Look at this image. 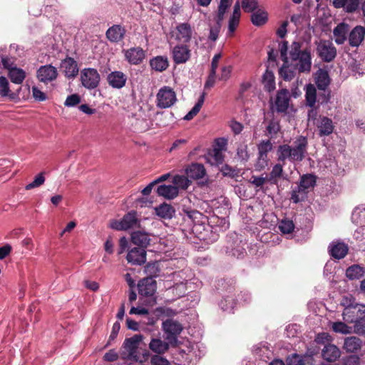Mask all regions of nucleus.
<instances>
[{"mask_svg": "<svg viewBox=\"0 0 365 365\" xmlns=\"http://www.w3.org/2000/svg\"><path fill=\"white\" fill-rule=\"evenodd\" d=\"M307 138L300 136L292 146L287 144L279 145L277 149L278 160L284 161L288 159L292 162L302 161L307 153Z\"/></svg>", "mask_w": 365, "mask_h": 365, "instance_id": "obj_1", "label": "nucleus"}, {"mask_svg": "<svg viewBox=\"0 0 365 365\" xmlns=\"http://www.w3.org/2000/svg\"><path fill=\"white\" fill-rule=\"evenodd\" d=\"M289 57L299 73H309L312 68V55L309 48L302 49V43L294 41L291 45Z\"/></svg>", "mask_w": 365, "mask_h": 365, "instance_id": "obj_2", "label": "nucleus"}, {"mask_svg": "<svg viewBox=\"0 0 365 365\" xmlns=\"http://www.w3.org/2000/svg\"><path fill=\"white\" fill-rule=\"evenodd\" d=\"M316 184V177L312 174H305L300 177L299 185L291 192V200L297 204L304 200L309 190Z\"/></svg>", "mask_w": 365, "mask_h": 365, "instance_id": "obj_3", "label": "nucleus"}, {"mask_svg": "<svg viewBox=\"0 0 365 365\" xmlns=\"http://www.w3.org/2000/svg\"><path fill=\"white\" fill-rule=\"evenodd\" d=\"M250 249L248 240L236 236V240L227 241L225 247V252L228 256L234 257L237 259H242L247 256V250Z\"/></svg>", "mask_w": 365, "mask_h": 365, "instance_id": "obj_4", "label": "nucleus"}, {"mask_svg": "<svg viewBox=\"0 0 365 365\" xmlns=\"http://www.w3.org/2000/svg\"><path fill=\"white\" fill-rule=\"evenodd\" d=\"M314 82L317 88L323 91V93L319 95V101H321L322 104L328 103L331 97V91L328 89L330 84L328 72L323 69H319L315 73Z\"/></svg>", "mask_w": 365, "mask_h": 365, "instance_id": "obj_5", "label": "nucleus"}, {"mask_svg": "<svg viewBox=\"0 0 365 365\" xmlns=\"http://www.w3.org/2000/svg\"><path fill=\"white\" fill-rule=\"evenodd\" d=\"M138 287L139 294L148 298L149 305L153 306L156 303V298L154 295L157 289V282L152 277H145L140 280Z\"/></svg>", "mask_w": 365, "mask_h": 365, "instance_id": "obj_6", "label": "nucleus"}, {"mask_svg": "<svg viewBox=\"0 0 365 365\" xmlns=\"http://www.w3.org/2000/svg\"><path fill=\"white\" fill-rule=\"evenodd\" d=\"M176 101L175 92L169 86L162 87L156 95V106L160 108H170Z\"/></svg>", "mask_w": 365, "mask_h": 365, "instance_id": "obj_7", "label": "nucleus"}, {"mask_svg": "<svg viewBox=\"0 0 365 365\" xmlns=\"http://www.w3.org/2000/svg\"><path fill=\"white\" fill-rule=\"evenodd\" d=\"M110 227L116 230H127L131 228L139 227L140 220L137 217L135 211H130L125 214L120 220H114Z\"/></svg>", "mask_w": 365, "mask_h": 365, "instance_id": "obj_8", "label": "nucleus"}, {"mask_svg": "<svg viewBox=\"0 0 365 365\" xmlns=\"http://www.w3.org/2000/svg\"><path fill=\"white\" fill-rule=\"evenodd\" d=\"M101 76L98 71L93 68H85L81 71V81L83 87L92 90L100 83Z\"/></svg>", "mask_w": 365, "mask_h": 365, "instance_id": "obj_9", "label": "nucleus"}, {"mask_svg": "<svg viewBox=\"0 0 365 365\" xmlns=\"http://www.w3.org/2000/svg\"><path fill=\"white\" fill-rule=\"evenodd\" d=\"M163 328L167 334V340H168L172 346H177V336L182 331V326L181 324L177 321L169 319L163 322Z\"/></svg>", "mask_w": 365, "mask_h": 365, "instance_id": "obj_10", "label": "nucleus"}, {"mask_svg": "<svg viewBox=\"0 0 365 365\" xmlns=\"http://www.w3.org/2000/svg\"><path fill=\"white\" fill-rule=\"evenodd\" d=\"M317 51L319 56L325 62H331L336 56V48L331 41L327 40L319 42Z\"/></svg>", "mask_w": 365, "mask_h": 365, "instance_id": "obj_11", "label": "nucleus"}, {"mask_svg": "<svg viewBox=\"0 0 365 365\" xmlns=\"http://www.w3.org/2000/svg\"><path fill=\"white\" fill-rule=\"evenodd\" d=\"M272 149V144L267 140L258 145V157L255 164V170H261L268 165L267 153Z\"/></svg>", "mask_w": 365, "mask_h": 365, "instance_id": "obj_12", "label": "nucleus"}, {"mask_svg": "<svg viewBox=\"0 0 365 365\" xmlns=\"http://www.w3.org/2000/svg\"><path fill=\"white\" fill-rule=\"evenodd\" d=\"M314 123L317 127L318 135L320 137L331 135L334 128L332 120L327 116L319 115Z\"/></svg>", "mask_w": 365, "mask_h": 365, "instance_id": "obj_13", "label": "nucleus"}, {"mask_svg": "<svg viewBox=\"0 0 365 365\" xmlns=\"http://www.w3.org/2000/svg\"><path fill=\"white\" fill-rule=\"evenodd\" d=\"M57 76V69L51 65L41 66L36 72L38 80L46 84L56 80Z\"/></svg>", "mask_w": 365, "mask_h": 365, "instance_id": "obj_14", "label": "nucleus"}, {"mask_svg": "<svg viewBox=\"0 0 365 365\" xmlns=\"http://www.w3.org/2000/svg\"><path fill=\"white\" fill-rule=\"evenodd\" d=\"M289 104V92L287 89L279 90L276 96L274 109L277 113H286Z\"/></svg>", "mask_w": 365, "mask_h": 365, "instance_id": "obj_15", "label": "nucleus"}, {"mask_svg": "<svg viewBox=\"0 0 365 365\" xmlns=\"http://www.w3.org/2000/svg\"><path fill=\"white\" fill-rule=\"evenodd\" d=\"M341 315L345 322L352 324L361 316H365V305L358 304L357 306L352 307V309L343 310Z\"/></svg>", "mask_w": 365, "mask_h": 365, "instance_id": "obj_16", "label": "nucleus"}, {"mask_svg": "<svg viewBox=\"0 0 365 365\" xmlns=\"http://www.w3.org/2000/svg\"><path fill=\"white\" fill-rule=\"evenodd\" d=\"M126 259L133 265H142L146 262V251L143 248L133 247L128 251Z\"/></svg>", "mask_w": 365, "mask_h": 365, "instance_id": "obj_17", "label": "nucleus"}, {"mask_svg": "<svg viewBox=\"0 0 365 365\" xmlns=\"http://www.w3.org/2000/svg\"><path fill=\"white\" fill-rule=\"evenodd\" d=\"M268 21L267 12L261 8H259L256 0H252V25L262 26Z\"/></svg>", "mask_w": 365, "mask_h": 365, "instance_id": "obj_18", "label": "nucleus"}, {"mask_svg": "<svg viewBox=\"0 0 365 365\" xmlns=\"http://www.w3.org/2000/svg\"><path fill=\"white\" fill-rule=\"evenodd\" d=\"M125 57L130 64L138 65L145 58V51L140 46L133 47L125 51Z\"/></svg>", "mask_w": 365, "mask_h": 365, "instance_id": "obj_19", "label": "nucleus"}, {"mask_svg": "<svg viewBox=\"0 0 365 365\" xmlns=\"http://www.w3.org/2000/svg\"><path fill=\"white\" fill-rule=\"evenodd\" d=\"M191 51L185 45H177L173 49V58L176 64L185 63L190 58Z\"/></svg>", "mask_w": 365, "mask_h": 365, "instance_id": "obj_20", "label": "nucleus"}, {"mask_svg": "<svg viewBox=\"0 0 365 365\" xmlns=\"http://www.w3.org/2000/svg\"><path fill=\"white\" fill-rule=\"evenodd\" d=\"M61 67L68 78H73L78 74L77 62L71 57H66L61 61Z\"/></svg>", "mask_w": 365, "mask_h": 365, "instance_id": "obj_21", "label": "nucleus"}, {"mask_svg": "<svg viewBox=\"0 0 365 365\" xmlns=\"http://www.w3.org/2000/svg\"><path fill=\"white\" fill-rule=\"evenodd\" d=\"M349 26L346 23H340L333 29V38L337 45H341L348 38Z\"/></svg>", "mask_w": 365, "mask_h": 365, "instance_id": "obj_22", "label": "nucleus"}, {"mask_svg": "<svg viewBox=\"0 0 365 365\" xmlns=\"http://www.w3.org/2000/svg\"><path fill=\"white\" fill-rule=\"evenodd\" d=\"M127 76L122 71H115L109 73L107 76V81L113 88H122L125 86Z\"/></svg>", "mask_w": 365, "mask_h": 365, "instance_id": "obj_23", "label": "nucleus"}, {"mask_svg": "<svg viewBox=\"0 0 365 365\" xmlns=\"http://www.w3.org/2000/svg\"><path fill=\"white\" fill-rule=\"evenodd\" d=\"M322 358L329 362H334L341 356L340 349L334 344H327L322 350Z\"/></svg>", "mask_w": 365, "mask_h": 365, "instance_id": "obj_24", "label": "nucleus"}, {"mask_svg": "<svg viewBox=\"0 0 365 365\" xmlns=\"http://www.w3.org/2000/svg\"><path fill=\"white\" fill-rule=\"evenodd\" d=\"M125 32L126 31L124 27L118 24H115L108 28L106 31V36L109 41L118 43L123 39Z\"/></svg>", "mask_w": 365, "mask_h": 365, "instance_id": "obj_25", "label": "nucleus"}, {"mask_svg": "<svg viewBox=\"0 0 365 365\" xmlns=\"http://www.w3.org/2000/svg\"><path fill=\"white\" fill-rule=\"evenodd\" d=\"M143 338V336L141 334H135L132 337L125 339L123 342V347L128 352V356L135 357L136 351Z\"/></svg>", "mask_w": 365, "mask_h": 365, "instance_id": "obj_26", "label": "nucleus"}, {"mask_svg": "<svg viewBox=\"0 0 365 365\" xmlns=\"http://www.w3.org/2000/svg\"><path fill=\"white\" fill-rule=\"evenodd\" d=\"M349 33V43L352 47H358L364 38L365 28L361 26L354 27Z\"/></svg>", "mask_w": 365, "mask_h": 365, "instance_id": "obj_27", "label": "nucleus"}, {"mask_svg": "<svg viewBox=\"0 0 365 365\" xmlns=\"http://www.w3.org/2000/svg\"><path fill=\"white\" fill-rule=\"evenodd\" d=\"M185 173L190 178L198 180L202 178L205 175L206 170L202 164L192 163L186 168Z\"/></svg>", "mask_w": 365, "mask_h": 365, "instance_id": "obj_28", "label": "nucleus"}, {"mask_svg": "<svg viewBox=\"0 0 365 365\" xmlns=\"http://www.w3.org/2000/svg\"><path fill=\"white\" fill-rule=\"evenodd\" d=\"M131 241L134 245L139 246L138 248L145 250L150 245V239L147 232L135 231L131 234Z\"/></svg>", "mask_w": 365, "mask_h": 365, "instance_id": "obj_29", "label": "nucleus"}, {"mask_svg": "<svg viewBox=\"0 0 365 365\" xmlns=\"http://www.w3.org/2000/svg\"><path fill=\"white\" fill-rule=\"evenodd\" d=\"M348 250V246L344 242H333L329 246L330 255L338 259L344 258Z\"/></svg>", "mask_w": 365, "mask_h": 365, "instance_id": "obj_30", "label": "nucleus"}, {"mask_svg": "<svg viewBox=\"0 0 365 365\" xmlns=\"http://www.w3.org/2000/svg\"><path fill=\"white\" fill-rule=\"evenodd\" d=\"M240 6V2L238 0L234 5L233 12L229 19L228 30L230 33H233L239 25L241 16Z\"/></svg>", "mask_w": 365, "mask_h": 365, "instance_id": "obj_31", "label": "nucleus"}, {"mask_svg": "<svg viewBox=\"0 0 365 365\" xmlns=\"http://www.w3.org/2000/svg\"><path fill=\"white\" fill-rule=\"evenodd\" d=\"M150 66L153 70L163 72L169 66L168 58L163 56H155L150 60Z\"/></svg>", "mask_w": 365, "mask_h": 365, "instance_id": "obj_32", "label": "nucleus"}, {"mask_svg": "<svg viewBox=\"0 0 365 365\" xmlns=\"http://www.w3.org/2000/svg\"><path fill=\"white\" fill-rule=\"evenodd\" d=\"M297 71V69L295 68V66L292 63L289 64L288 60H287V62H284L280 68L279 73L284 80L291 81L295 77Z\"/></svg>", "mask_w": 365, "mask_h": 365, "instance_id": "obj_33", "label": "nucleus"}, {"mask_svg": "<svg viewBox=\"0 0 365 365\" xmlns=\"http://www.w3.org/2000/svg\"><path fill=\"white\" fill-rule=\"evenodd\" d=\"M156 192L158 195L163 196L168 199H173L178 195L177 187L174 185H161L157 187Z\"/></svg>", "mask_w": 365, "mask_h": 365, "instance_id": "obj_34", "label": "nucleus"}, {"mask_svg": "<svg viewBox=\"0 0 365 365\" xmlns=\"http://www.w3.org/2000/svg\"><path fill=\"white\" fill-rule=\"evenodd\" d=\"M169 344L160 339H152L149 343V348L151 351L156 353V355H160L165 353L169 349Z\"/></svg>", "mask_w": 365, "mask_h": 365, "instance_id": "obj_35", "label": "nucleus"}, {"mask_svg": "<svg viewBox=\"0 0 365 365\" xmlns=\"http://www.w3.org/2000/svg\"><path fill=\"white\" fill-rule=\"evenodd\" d=\"M305 101L306 106L314 108L317 102V89L315 86L309 83L305 87Z\"/></svg>", "mask_w": 365, "mask_h": 365, "instance_id": "obj_36", "label": "nucleus"}, {"mask_svg": "<svg viewBox=\"0 0 365 365\" xmlns=\"http://www.w3.org/2000/svg\"><path fill=\"white\" fill-rule=\"evenodd\" d=\"M233 0H220L218 5L217 12L216 14V22L222 23L225 18V14L228 9L231 6Z\"/></svg>", "mask_w": 365, "mask_h": 365, "instance_id": "obj_37", "label": "nucleus"}, {"mask_svg": "<svg viewBox=\"0 0 365 365\" xmlns=\"http://www.w3.org/2000/svg\"><path fill=\"white\" fill-rule=\"evenodd\" d=\"M155 212L162 218L171 219L175 213V210L170 205L163 203L155 207Z\"/></svg>", "mask_w": 365, "mask_h": 365, "instance_id": "obj_38", "label": "nucleus"}, {"mask_svg": "<svg viewBox=\"0 0 365 365\" xmlns=\"http://www.w3.org/2000/svg\"><path fill=\"white\" fill-rule=\"evenodd\" d=\"M344 346L348 352L353 353L361 349V341L356 336H349L345 339Z\"/></svg>", "mask_w": 365, "mask_h": 365, "instance_id": "obj_39", "label": "nucleus"}, {"mask_svg": "<svg viewBox=\"0 0 365 365\" xmlns=\"http://www.w3.org/2000/svg\"><path fill=\"white\" fill-rule=\"evenodd\" d=\"M365 269L359 264H354L348 267L346 270V276L349 279H359L364 276Z\"/></svg>", "mask_w": 365, "mask_h": 365, "instance_id": "obj_40", "label": "nucleus"}, {"mask_svg": "<svg viewBox=\"0 0 365 365\" xmlns=\"http://www.w3.org/2000/svg\"><path fill=\"white\" fill-rule=\"evenodd\" d=\"M9 76L13 83L21 84L26 78V73L23 69L15 67L9 69Z\"/></svg>", "mask_w": 365, "mask_h": 365, "instance_id": "obj_41", "label": "nucleus"}, {"mask_svg": "<svg viewBox=\"0 0 365 365\" xmlns=\"http://www.w3.org/2000/svg\"><path fill=\"white\" fill-rule=\"evenodd\" d=\"M177 30L180 35V38L183 42L187 43L192 37V30L190 25L187 23L180 24L177 26Z\"/></svg>", "mask_w": 365, "mask_h": 365, "instance_id": "obj_42", "label": "nucleus"}, {"mask_svg": "<svg viewBox=\"0 0 365 365\" xmlns=\"http://www.w3.org/2000/svg\"><path fill=\"white\" fill-rule=\"evenodd\" d=\"M262 83L264 88L271 92L275 89V80L272 71L267 70L262 76Z\"/></svg>", "mask_w": 365, "mask_h": 365, "instance_id": "obj_43", "label": "nucleus"}, {"mask_svg": "<svg viewBox=\"0 0 365 365\" xmlns=\"http://www.w3.org/2000/svg\"><path fill=\"white\" fill-rule=\"evenodd\" d=\"M268 178V182L272 184H277L280 178L284 179L285 178L283 176V166L279 163L274 165Z\"/></svg>", "mask_w": 365, "mask_h": 365, "instance_id": "obj_44", "label": "nucleus"}, {"mask_svg": "<svg viewBox=\"0 0 365 365\" xmlns=\"http://www.w3.org/2000/svg\"><path fill=\"white\" fill-rule=\"evenodd\" d=\"M189 177L185 175H176L173 179V183L174 187H177L178 190L181 188L186 190L190 185L191 181L189 180Z\"/></svg>", "mask_w": 365, "mask_h": 365, "instance_id": "obj_45", "label": "nucleus"}, {"mask_svg": "<svg viewBox=\"0 0 365 365\" xmlns=\"http://www.w3.org/2000/svg\"><path fill=\"white\" fill-rule=\"evenodd\" d=\"M205 93H203L199 98L197 102L194 106V107L191 109L188 113L185 115L184 117V119L186 120H192L200 110L204 101H205Z\"/></svg>", "mask_w": 365, "mask_h": 365, "instance_id": "obj_46", "label": "nucleus"}, {"mask_svg": "<svg viewBox=\"0 0 365 365\" xmlns=\"http://www.w3.org/2000/svg\"><path fill=\"white\" fill-rule=\"evenodd\" d=\"M358 304L355 298L351 294L344 296L340 302V305L344 307V310L352 309V307L357 306Z\"/></svg>", "mask_w": 365, "mask_h": 365, "instance_id": "obj_47", "label": "nucleus"}, {"mask_svg": "<svg viewBox=\"0 0 365 365\" xmlns=\"http://www.w3.org/2000/svg\"><path fill=\"white\" fill-rule=\"evenodd\" d=\"M310 359L309 358L303 357L301 355L293 354L287 359V365H305L304 361Z\"/></svg>", "mask_w": 365, "mask_h": 365, "instance_id": "obj_48", "label": "nucleus"}, {"mask_svg": "<svg viewBox=\"0 0 365 365\" xmlns=\"http://www.w3.org/2000/svg\"><path fill=\"white\" fill-rule=\"evenodd\" d=\"M279 228L282 233L289 234L294 231V224L292 220L285 219L281 221Z\"/></svg>", "mask_w": 365, "mask_h": 365, "instance_id": "obj_49", "label": "nucleus"}, {"mask_svg": "<svg viewBox=\"0 0 365 365\" xmlns=\"http://www.w3.org/2000/svg\"><path fill=\"white\" fill-rule=\"evenodd\" d=\"M332 329L335 332L344 334H350L351 332V328L342 322L333 323Z\"/></svg>", "mask_w": 365, "mask_h": 365, "instance_id": "obj_50", "label": "nucleus"}, {"mask_svg": "<svg viewBox=\"0 0 365 365\" xmlns=\"http://www.w3.org/2000/svg\"><path fill=\"white\" fill-rule=\"evenodd\" d=\"M354 333L362 335L365 334V316H361L354 322Z\"/></svg>", "mask_w": 365, "mask_h": 365, "instance_id": "obj_51", "label": "nucleus"}, {"mask_svg": "<svg viewBox=\"0 0 365 365\" xmlns=\"http://www.w3.org/2000/svg\"><path fill=\"white\" fill-rule=\"evenodd\" d=\"M45 182V178L43 176V173H41L37 176L35 177L34 181L31 183L26 185V190H31L33 188L37 187L43 185Z\"/></svg>", "mask_w": 365, "mask_h": 365, "instance_id": "obj_52", "label": "nucleus"}, {"mask_svg": "<svg viewBox=\"0 0 365 365\" xmlns=\"http://www.w3.org/2000/svg\"><path fill=\"white\" fill-rule=\"evenodd\" d=\"M10 91L9 81L4 76H0V96L5 97L9 96Z\"/></svg>", "mask_w": 365, "mask_h": 365, "instance_id": "obj_53", "label": "nucleus"}, {"mask_svg": "<svg viewBox=\"0 0 365 365\" xmlns=\"http://www.w3.org/2000/svg\"><path fill=\"white\" fill-rule=\"evenodd\" d=\"M81 102V97L78 94H72L68 96L65 102L64 106L67 107H73L77 106Z\"/></svg>", "mask_w": 365, "mask_h": 365, "instance_id": "obj_54", "label": "nucleus"}, {"mask_svg": "<svg viewBox=\"0 0 365 365\" xmlns=\"http://www.w3.org/2000/svg\"><path fill=\"white\" fill-rule=\"evenodd\" d=\"M32 96L35 101L38 102L44 101L47 99L46 94L35 86L32 87Z\"/></svg>", "mask_w": 365, "mask_h": 365, "instance_id": "obj_55", "label": "nucleus"}, {"mask_svg": "<svg viewBox=\"0 0 365 365\" xmlns=\"http://www.w3.org/2000/svg\"><path fill=\"white\" fill-rule=\"evenodd\" d=\"M359 4V0H345L344 6L342 8L348 12H352L357 9Z\"/></svg>", "mask_w": 365, "mask_h": 365, "instance_id": "obj_56", "label": "nucleus"}, {"mask_svg": "<svg viewBox=\"0 0 365 365\" xmlns=\"http://www.w3.org/2000/svg\"><path fill=\"white\" fill-rule=\"evenodd\" d=\"M151 365H170V361L160 355H153L150 358Z\"/></svg>", "mask_w": 365, "mask_h": 365, "instance_id": "obj_57", "label": "nucleus"}, {"mask_svg": "<svg viewBox=\"0 0 365 365\" xmlns=\"http://www.w3.org/2000/svg\"><path fill=\"white\" fill-rule=\"evenodd\" d=\"M120 329V324L118 322H115L112 327L111 333L110 334L108 341L106 344V346L110 345L112 341H113L118 336Z\"/></svg>", "mask_w": 365, "mask_h": 365, "instance_id": "obj_58", "label": "nucleus"}, {"mask_svg": "<svg viewBox=\"0 0 365 365\" xmlns=\"http://www.w3.org/2000/svg\"><path fill=\"white\" fill-rule=\"evenodd\" d=\"M279 50L280 52L281 58L284 62H287L288 60L287 51H288V42L283 41L279 43Z\"/></svg>", "mask_w": 365, "mask_h": 365, "instance_id": "obj_59", "label": "nucleus"}, {"mask_svg": "<svg viewBox=\"0 0 365 365\" xmlns=\"http://www.w3.org/2000/svg\"><path fill=\"white\" fill-rule=\"evenodd\" d=\"M237 155L240 158L243 160H247L249 158V154L247 151V145L245 144H240L237 148Z\"/></svg>", "mask_w": 365, "mask_h": 365, "instance_id": "obj_60", "label": "nucleus"}, {"mask_svg": "<svg viewBox=\"0 0 365 365\" xmlns=\"http://www.w3.org/2000/svg\"><path fill=\"white\" fill-rule=\"evenodd\" d=\"M145 272L148 274L150 277L155 276L157 274V272H158V269L157 267L156 263H148L145 266Z\"/></svg>", "mask_w": 365, "mask_h": 365, "instance_id": "obj_61", "label": "nucleus"}, {"mask_svg": "<svg viewBox=\"0 0 365 365\" xmlns=\"http://www.w3.org/2000/svg\"><path fill=\"white\" fill-rule=\"evenodd\" d=\"M216 24L217 25L215 27H211L210 29L208 38L212 41H215L217 39L222 23L217 24L216 22Z\"/></svg>", "mask_w": 365, "mask_h": 365, "instance_id": "obj_62", "label": "nucleus"}, {"mask_svg": "<svg viewBox=\"0 0 365 365\" xmlns=\"http://www.w3.org/2000/svg\"><path fill=\"white\" fill-rule=\"evenodd\" d=\"M288 26V21H284L282 22L281 26L277 29L276 34L277 36L280 38H284L287 34V27Z\"/></svg>", "mask_w": 365, "mask_h": 365, "instance_id": "obj_63", "label": "nucleus"}, {"mask_svg": "<svg viewBox=\"0 0 365 365\" xmlns=\"http://www.w3.org/2000/svg\"><path fill=\"white\" fill-rule=\"evenodd\" d=\"M173 309L170 308H166V307H157L155 310V314L158 317H160L162 315L164 316H170L173 314Z\"/></svg>", "mask_w": 365, "mask_h": 365, "instance_id": "obj_64", "label": "nucleus"}]
</instances>
